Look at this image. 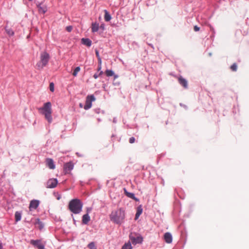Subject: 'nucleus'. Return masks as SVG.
Listing matches in <instances>:
<instances>
[{"mask_svg":"<svg viewBox=\"0 0 249 249\" xmlns=\"http://www.w3.org/2000/svg\"><path fill=\"white\" fill-rule=\"evenodd\" d=\"M38 110L40 114L44 116L45 119L49 123H51L52 122V104L51 102H48L45 103L43 107L39 108Z\"/></svg>","mask_w":249,"mask_h":249,"instance_id":"nucleus-1","label":"nucleus"},{"mask_svg":"<svg viewBox=\"0 0 249 249\" xmlns=\"http://www.w3.org/2000/svg\"><path fill=\"white\" fill-rule=\"evenodd\" d=\"M125 217L124 211L122 209H119L116 211L112 212L110 215V218L113 222L120 224Z\"/></svg>","mask_w":249,"mask_h":249,"instance_id":"nucleus-2","label":"nucleus"},{"mask_svg":"<svg viewBox=\"0 0 249 249\" xmlns=\"http://www.w3.org/2000/svg\"><path fill=\"white\" fill-rule=\"evenodd\" d=\"M83 204L78 199H72L69 204V209L74 214L79 213L82 210Z\"/></svg>","mask_w":249,"mask_h":249,"instance_id":"nucleus-3","label":"nucleus"},{"mask_svg":"<svg viewBox=\"0 0 249 249\" xmlns=\"http://www.w3.org/2000/svg\"><path fill=\"white\" fill-rule=\"evenodd\" d=\"M40 61L37 63L36 67L37 69L40 70L45 67L50 59V55L46 52H43L40 54Z\"/></svg>","mask_w":249,"mask_h":249,"instance_id":"nucleus-4","label":"nucleus"},{"mask_svg":"<svg viewBox=\"0 0 249 249\" xmlns=\"http://www.w3.org/2000/svg\"><path fill=\"white\" fill-rule=\"evenodd\" d=\"M95 100V98L93 95H88L86 97L84 109L86 110L89 109L92 106V102Z\"/></svg>","mask_w":249,"mask_h":249,"instance_id":"nucleus-5","label":"nucleus"},{"mask_svg":"<svg viewBox=\"0 0 249 249\" xmlns=\"http://www.w3.org/2000/svg\"><path fill=\"white\" fill-rule=\"evenodd\" d=\"M58 183L57 180L56 178L49 179L46 184V187L48 188H55Z\"/></svg>","mask_w":249,"mask_h":249,"instance_id":"nucleus-6","label":"nucleus"},{"mask_svg":"<svg viewBox=\"0 0 249 249\" xmlns=\"http://www.w3.org/2000/svg\"><path fill=\"white\" fill-rule=\"evenodd\" d=\"M130 240L133 244L136 245L137 244L141 243L142 241V238L141 236H137L136 237H133L130 236Z\"/></svg>","mask_w":249,"mask_h":249,"instance_id":"nucleus-7","label":"nucleus"},{"mask_svg":"<svg viewBox=\"0 0 249 249\" xmlns=\"http://www.w3.org/2000/svg\"><path fill=\"white\" fill-rule=\"evenodd\" d=\"M73 168V164L71 162H67L64 164V169L66 174L69 173Z\"/></svg>","mask_w":249,"mask_h":249,"instance_id":"nucleus-8","label":"nucleus"},{"mask_svg":"<svg viewBox=\"0 0 249 249\" xmlns=\"http://www.w3.org/2000/svg\"><path fill=\"white\" fill-rule=\"evenodd\" d=\"M31 243L36 247L38 249H42L44 248V246L41 243L39 240H32L31 241Z\"/></svg>","mask_w":249,"mask_h":249,"instance_id":"nucleus-9","label":"nucleus"},{"mask_svg":"<svg viewBox=\"0 0 249 249\" xmlns=\"http://www.w3.org/2000/svg\"><path fill=\"white\" fill-rule=\"evenodd\" d=\"M178 81L179 83L184 88L187 89L188 88V82L187 81L183 78L182 76H180L178 78Z\"/></svg>","mask_w":249,"mask_h":249,"instance_id":"nucleus-10","label":"nucleus"},{"mask_svg":"<svg viewBox=\"0 0 249 249\" xmlns=\"http://www.w3.org/2000/svg\"><path fill=\"white\" fill-rule=\"evenodd\" d=\"M39 205V201L38 200H32L30 203L29 209L31 211L33 209H36Z\"/></svg>","mask_w":249,"mask_h":249,"instance_id":"nucleus-11","label":"nucleus"},{"mask_svg":"<svg viewBox=\"0 0 249 249\" xmlns=\"http://www.w3.org/2000/svg\"><path fill=\"white\" fill-rule=\"evenodd\" d=\"M38 8V12L40 14H44L47 11V7L46 5H42L41 4H39L37 5Z\"/></svg>","mask_w":249,"mask_h":249,"instance_id":"nucleus-12","label":"nucleus"},{"mask_svg":"<svg viewBox=\"0 0 249 249\" xmlns=\"http://www.w3.org/2000/svg\"><path fill=\"white\" fill-rule=\"evenodd\" d=\"M164 239L167 243H171L172 242V236L169 232H166L164 235Z\"/></svg>","mask_w":249,"mask_h":249,"instance_id":"nucleus-13","label":"nucleus"},{"mask_svg":"<svg viewBox=\"0 0 249 249\" xmlns=\"http://www.w3.org/2000/svg\"><path fill=\"white\" fill-rule=\"evenodd\" d=\"M46 164L47 166L51 169H54L55 168V165L54 164L53 161L52 159H47L46 160Z\"/></svg>","mask_w":249,"mask_h":249,"instance_id":"nucleus-14","label":"nucleus"},{"mask_svg":"<svg viewBox=\"0 0 249 249\" xmlns=\"http://www.w3.org/2000/svg\"><path fill=\"white\" fill-rule=\"evenodd\" d=\"M34 223L36 228H38L40 230L43 228L44 225L41 221H40L39 218H36L34 221Z\"/></svg>","mask_w":249,"mask_h":249,"instance_id":"nucleus-15","label":"nucleus"},{"mask_svg":"<svg viewBox=\"0 0 249 249\" xmlns=\"http://www.w3.org/2000/svg\"><path fill=\"white\" fill-rule=\"evenodd\" d=\"M82 43L88 47H90L91 45V41L89 38H83L81 39Z\"/></svg>","mask_w":249,"mask_h":249,"instance_id":"nucleus-16","label":"nucleus"},{"mask_svg":"<svg viewBox=\"0 0 249 249\" xmlns=\"http://www.w3.org/2000/svg\"><path fill=\"white\" fill-rule=\"evenodd\" d=\"M124 194L128 197L131 198L134 200H137L135 197V195L133 193L128 192L125 188L124 189Z\"/></svg>","mask_w":249,"mask_h":249,"instance_id":"nucleus-17","label":"nucleus"},{"mask_svg":"<svg viewBox=\"0 0 249 249\" xmlns=\"http://www.w3.org/2000/svg\"><path fill=\"white\" fill-rule=\"evenodd\" d=\"M90 217L88 213L84 214L82 217V223L84 224H87L90 221Z\"/></svg>","mask_w":249,"mask_h":249,"instance_id":"nucleus-18","label":"nucleus"},{"mask_svg":"<svg viewBox=\"0 0 249 249\" xmlns=\"http://www.w3.org/2000/svg\"><path fill=\"white\" fill-rule=\"evenodd\" d=\"M142 206L141 205L139 206L137 209V212H136V213L135 215V220H137V219H138L140 215L142 213Z\"/></svg>","mask_w":249,"mask_h":249,"instance_id":"nucleus-19","label":"nucleus"},{"mask_svg":"<svg viewBox=\"0 0 249 249\" xmlns=\"http://www.w3.org/2000/svg\"><path fill=\"white\" fill-rule=\"evenodd\" d=\"M91 31L92 32H96L99 29V24L97 22L92 23L91 24Z\"/></svg>","mask_w":249,"mask_h":249,"instance_id":"nucleus-20","label":"nucleus"},{"mask_svg":"<svg viewBox=\"0 0 249 249\" xmlns=\"http://www.w3.org/2000/svg\"><path fill=\"white\" fill-rule=\"evenodd\" d=\"M105 12V20L106 21H109L110 20L111 17L109 13L107 12V10H104Z\"/></svg>","mask_w":249,"mask_h":249,"instance_id":"nucleus-21","label":"nucleus"},{"mask_svg":"<svg viewBox=\"0 0 249 249\" xmlns=\"http://www.w3.org/2000/svg\"><path fill=\"white\" fill-rule=\"evenodd\" d=\"M5 31H6V33L7 34V35H9V36H13L14 35V32L13 31V30L11 28H9L7 26L5 27Z\"/></svg>","mask_w":249,"mask_h":249,"instance_id":"nucleus-22","label":"nucleus"},{"mask_svg":"<svg viewBox=\"0 0 249 249\" xmlns=\"http://www.w3.org/2000/svg\"><path fill=\"white\" fill-rule=\"evenodd\" d=\"M16 222H18L21 220V213L19 212H16L15 214Z\"/></svg>","mask_w":249,"mask_h":249,"instance_id":"nucleus-23","label":"nucleus"},{"mask_svg":"<svg viewBox=\"0 0 249 249\" xmlns=\"http://www.w3.org/2000/svg\"><path fill=\"white\" fill-rule=\"evenodd\" d=\"M122 249H132L131 245L130 242L125 243L122 247Z\"/></svg>","mask_w":249,"mask_h":249,"instance_id":"nucleus-24","label":"nucleus"},{"mask_svg":"<svg viewBox=\"0 0 249 249\" xmlns=\"http://www.w3.org/2000/svg\"><path fill=\"white\" fill-rule=\"evenodd\" d=\"M105 73L107 76H112L114 75V72L112 70H107L105 71Z\"/></svg>","mask_w":249,"mask_h":249,"instance_id":"nucleus-25","label":"nucleus"},{"mask_svg":"<svg viewBox=\"0 0 249 249\" xmlns=\"http://www.w3.org/2000/svg\"><path fill=\"white\" fill-rule=\"evenodd\" d=\"M80 71V68L79 67H76V68L74 69V71H73V73H72V75H73L74 76H77V74L78 72Z\"/></svg>","mask_w":249,"mask_h":249,"instance_id":"nucleus-26","label":"nucleus"},{"mask_svg":"<svg viewBox=\"0 0 249 249\" xmlns=\"http://www.w3.org/2000/svg\"><path fill=\"white\" fill-rule=\"evenodd\" d=\"M89 249H96L94 242H90L88 246Z\"/></svg>","mask_w":249,"mask_h":249,"instance_id":"nucleus-27","label":"nucleus"},{"mask_svg":"<svg viewBox=\"0 0 249 249\" xmlns=\"http://www.w3.org/2000/svg\"><path fill=\"white\" fill-rule=\"evenodd\" d=\"M231 69L232 71H237V66L236 65V63H234L231 66Z\"/></svg>","mask_w":249,"mask_h":249,"instance_id":"nucleus-28","label":"nucleus"},{"mask_svg":"<svg viewBox=\"0 0 249 249\" xmlns=\"http://www.w3.org/2000/svg\"><path fill=\"white\" fill-rule=\"evenodd\" d=\"M49 88H50V90L52 92H53L54 91V84L53 83H51L50 84Z\"/></svg>","mask_w":249,"mask_h":249,"instance_id":"nucleus-29","label":"nucleus"},{"mask_svg":"<svg viewBox=\"0 0 249 249\" xmlns=\"http://www.w3.org/2000/svg\"><path fill=\"white\" fill-rule=\"evenodd\" d=\"M135 139L134 137H131L129 140V142L130 143H133L135 142Z\"/></svg>","mask_w":249,"mask_h":249,"instance_id":"nucleus-30","label":"nucleus"},{"mask_svg":"<svg viewBox=\"0 0 249 249\" xmlns=\"http://www.w3.org/2000/svg\"><path fill=\"white\" fill-rule=\"evenodd\" d=\"M72 26H67V27H66V30H67V31L68 32H71V30H72Z\"/></svg>","mask_w":249,"mask_h":249,"instance_id":"nucleus-31","label":"nucleus"},{"mask_svg":"<svg viewBox=\"0 0 249 249\" xmlns=\"http://www.w3.org/2000/svg\"><path fill=\"white\" fill-rule=\"evenodd\" d=\"M194 29L195 32H197V31H199L200 28L197 26L196 25L194 26Z\"/></svg>","mask_w":249,"mask_h":249,"instance_id":"nucleus-32","label":"nucleus"},{"mask_svg":"<svg viewBox=\"0 0 249 249\" xmlns=\"http://www.w3.org/2000/svg\"><path fill=\"white\" fill-rule=\"evenodd\" d=\"M95 54H96V55L97 58H100V56L99 55V51L97 50H95Z\"/></svg>","mask_w":249,"mask_h":249,"instance_id":"nucleus-33","label":"nucleus"},{"mask_svg":"<svg viewBox=\"0 0 249 249\" xmlns=\"http://www.w3.org/2000/svg\"><path fill=\"white\" fill-rule=\"evenodd\" d=\"M91 210H92V208H90V207L87 208V213L89 214V213L91 211Z\"/></svg>","mask_w":249,"mask_h":249,"instance_id":"nucleus-34","label":"nucleus"},{"mask_svg":"<svg viewBox=\"0 0 249 249\" xmlns=\"http://www.w3.org/2000/svg\"><path fill=\"white\" fill-rule=\"evenodd\" d=\"M98 63H99V65H101V64H102V60H101V57H100V58H98Z\"/></svg>","mask_w":249,"mask_h":249,"instance_id":"nucleus-35","label":"nucleus"},{"mask_svg":"<svg viewBox=\"0 0 249 249\" xmlns=\"http://www.w3.org/2000/svg\"><path fill=\"white\" fill-rule=\"evenodd\" d=\"M98 77V75H97V74H94V75H93V77L95 78V79H97Z\"/></svg>","mask_w":249,"mask_h":249,"instance_id":"nucleus-36","label":"nucleus"},{"mask_svg":"<svg viewBox=\"0 0 249 249\" xmlns=\"http://www.w3.org/2000/svg\"><path fill=\"white\" fill-rule=\"evenodd\" d=\"M100 28L104 30V28H105L104 25V24L101 25V26H100Z\"/></svg>","mask_w":249,"mask_h":249,"instance_id":"nucleus-37","label":"nucleus"},{"mask_svg":"<svg viewBox=\"0 0 249 249\" xmlns=\"http://www.w3.org/2000/svg\"><path fill=\"white\" fill-rule=\"evenodd\" d=\"M113 76H114V77L115 79L118 78V77L117 75H115L114 74Z\"/></svg>","mask_w":249,"mask_h":249,"instance_id":"nucleus-38","label":"nucleus"},{"mask_svg":"<svg viewBox=\"0 0 249 249\" xmlns=\"http://www.w3.org/2000/svg\"><path fill=\"white\" fill-rule=\"evenodd\" d=\"M3 247L2 244L0 243V249H2Z\"/></svg>","mask_w":249,"mask_h":249,"instance_id":"nucleus-39","label":"nucleus"},{"mask_svg":"<svg viewBox=\"0 0 249 249\" xmlns=\"http://www.w3.org/2000/svg\"><path fill=\"white\" fill-rule=\"evenodd\" d=\"M101 69V65H99V67L98 68V70H100Z\"/></svg>","mask_w":249,"mask_h":249,"instance_id":"nucleus-40","label":"nucleus"},{"mask_svg":"<svg viewBox=\"0 0 249 249\" xmlns=\"http://www.w3.org/2000/svg\"><path fill=\"white\" fill-rule=\"evenodd\" d=\"M102 73H103V71H101L100 72V73H99V75H101Z\"/></svg>","mask_w":249,"mask_h":249,"instance_id":"nucleus-41","label":"nucleus"},{"mask_svg":"<svg viewBox=\"0 0 249 249\" xmlns=\"http://www.w3.org/2000/svg\"><path fill=\"white\" fill-rule=\"evenodd\" d=\"M32 0H29V1H32Z\"/></svg>","mask_w":249,"mask_h":249,"instance_id":"nucleus-42","label":"nucleus"}]
</instances>
